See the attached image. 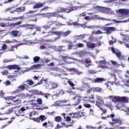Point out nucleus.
I'll return each instance as SVG.
<instances>
[{
    "mask_svg": "<svg viewBox=\"0 0 129 129\" xmlns=\"http://www.w3.org/2000/svg\"><path fill=\"white\" fill-rule=\"evenodd\" d=\"M68 83H69L70 86L71 87H72V89H74L75 90L76 89V88H75V87H74V86H75V84H74L72 81H71V80H69L68 81H67Z\"/></svg>",
    "mask_w": 129,
    "mask_h": 129,
    "instance_id": "nucleus-22",
    "label": "nucleus"
},
{
    "mask_svg": "<svg viewBox=\"0 0 129 129\" xmlns=\"http://www.w3.org/2000/svg\"><path fill=\"white\" fill-rule=\"evenodd\" d=\"M103 81H105L103 78H97L94 80V83H101Z\"/></svg>",
    "mask_w": 129,
    "mask_h": 129,
    "instance_id": "nucleus-14",
    "label": "nucleus"
},
{
    "mask_svg": "<svg viewBox=\"0 0 129 129\" xmlns=\"http://www.w3.org/2000/svg\"><path fill=\"white\" fill-rule=\"evenodd\" d=\"M47 119V117L44 115H41L39 116V120L42 122Z\"/></svg>",
    "mask_w": 129,
    "mask_h": 129,
    "instance_id": "nucleus-30",
    "label": "nucleus"
},
{
    "mask_svg": "<svg viewBox=\"0 0 129 129\" xmlns=\"http://www.w3.org/2000/svg\"><path fill=\"white\" fill-rule=\"evenodd\" d=\"M39 94L40 95H42V96H44V97H45V98H46V99H48V97H49V96H50V94L49 93H44L43 92H42L41 91H39Z\"/></svg>",
    "mask_w": 129,
    "mask_h": 129,
    "instance_id": "nucleus-24",
    "label": "nucleus"
},
{
    "mask_svg": "<svg viewBox=\"0 0 129 129\" xmlns=\"http://www.w3.org/2000/svg\"><path fill=\"white\" fill-rule=\"evenodd\" d=\"M124 112H126L127 115H129V107H127L125 108V109L124 110Z\"/></svg>",
    "mask_w": 129,
    "mask_h": 129,
    "instance_id": "nucleus-51",
    "label": "nucleus"
},
{
    "mask_svg": "<svg viewBox=\"0 0 129 129\" xmlns=\"http://www.w3.org/2000/svg\"><path fill=\"white\" fill-rule=\"evenodd\" d=\"M102 119H107V118H111L112 122H110L109 123L111 125L114 126V125L116 124H118L120 125L122 124V119H121L120 117L116 116L114 114H111L110 115H108L106 117H102Z\"/></svg>",
    "mask_w": 129,
    "mask_h": 129,
    "instance_id": "nucleus-1",
    "label": "nucleus"
},
{
    "mask_svg": "<svg viewBox=\"0 0 129 129\" xmlns=\"http://www.w3.org/2000/svg\"><path fill=\"white\" fill-rule=\"evenodd\" d=\"M19 33L20 32H19V31L18 30H13L11 31V36H13V37H18Z\"/></svg>",
    "mask_w": 129,
    "mask_h": 129,
    "instance_id": "nucleus-20",
    "label": "nucleus"
},
{
    "mask_svg": "<svg viewBox=\"0 0 129 129\" xmlns=\"http://www.w3.org/2000/svg\"><path fill=\"white\" fill-rule=\"evenodd\" d=\"M95 91H96V92H102V91H103V90H102V88H101L96 87L95 88Z\"/></svg>",
    "mask_w": 129,
    "mask_h": 129,
    "instance_id": "nucleus-40",
    "label": "nucleus"
},
{
    "mask_svg": "<svg viewBox=\"0 0 129 129\" xmlns=\"http://www.w3.org/2000/svg\"><path fill=\"white\" fill-rule=\"evenodd\" d=\"M48 9H50V7L48 6H45L43 8L41 9V11H47Z\"/></svg>",
    "mask_w": 129,
    "mask_h": 129,
    "instance_id": "nucleus-60",
    "label": "nucleus"
},
{
    "mask_svg": "<svg viewBox=\"0 0 129 129\" xmlns=\"http://www.w3.org/2000/svg\"><path fill=\"white\" fill-rule=\"evenodd\" d=\"M77 47H78V48H83L84 44H83V43H78L77 44Z\"/></svg>",
    "mask_w": 129,
    "mask_h": 129,
    "instance_id": "nucleus-50",
    "label": "nucleus"
},
{
    "mask_svg": "<svg viewBox=\"0 0 129 129\" xmlns=\"http://www.w3.org/2000/svg\"><path fill=\"white\" fill-rule=\"evenodd\" d=\"M109 99H112L113 102H124V103H127L128 102V98L126 97H119V96H109L108 97Z\"/></svg>",
    "mask_w": 129,
    "mask_h": 129,
    "instance_id": "nucleus-3",
    "label": "nucleus"
},
{
    "mask_svg": "<svg viewBox=\"0 0 129 129\" xmlns=\"http://www.w3.org/2000/svg\"><path fill=\"white\" fill-rule=\"evenodd\" d=\"M20 111L23 114L24 113V111H25L26 110V108L25 107H22L20 109Z\"/></svg>",
    "mask_w": 129,
    "mask_h": 129,
    "instance_id": "nucleus-58",
    "label": "nucleus"
},
{
    "mask_svg": "<svg viewBox=\"0 0 129 129\" xmlns=\"http://www.w3.org/2000/svg\"><path fill=\"white\" fill-rule=\"evenodd\" d=\"M41 66H42V64H34L33 66H32L30 68L32 70L34 69H35V70H37L38 69H41Z\"/></svg>",
    "mask_w": 129,
    "mask_h": 129,
    "instance_id": "nucleus-18",
    "label": "nucleus"
},
{
    "mask_svg": "<svg viewBox=\"0 0 129 129\" xmlns=\"http://www.w3.org/2000/svg\"><path fill=\"white\" fill-rule=\"evenodd\" d=\"M122 107H125V106L121 104H117L116 105V108H117V109H121Z\"/></svg>",
    "mask_w": 129,
    "mask_h": 129,
    "instance_id": "nucleus-37",
    "label": "nucleus"
},
{
    "mask_svg": "<svg viewBox=\"0 0 129 129\" xmlns=\"http://www.w3.org/2000/svg\"><path fill=\"white\" fill-rule=\"evenodd\" d=\"M118 12L119 14H120V15H122V16L127 15V11L125 9H119Z\"/></svg>",
    "mask_w": 129,
    "mask_h": 129,
    "instance_id": "nucleus-16",
    "label": "nucleus"
},
{
    "mask_svg": "<svg viewBox=\"0 0 129 129\" xmlns=\"http://www.w3.org/2000/svg\"><path fill=\"white\" fill-rule=\"evenodd\" d=\"M70 34V32L69 31H67L63 33V37H67V36H68Z\"/></svg>",
    "mask_w": 129,
    "mask_h": 129,
    "instance_id": "nucleus-52",
    "label": "nucleus"
},
{
    "mask_svg": "<svg viewBox=\"0 0 129 129\" xmlns=\"http://www.w3.org/2000/svg\"><path fill=\"white\" fill-rule=\"evenodd\" d=\"M25 95V94L21 93L15 96H8L5 98V100H12L16 104H20L21 103V100L19 98H24Z\"/></svg>",
    "mask_w": 129,
    "mask_h": 129,
    "instance_id": "nucleus-2",
    "label": "nucleus"
},
{
    "mask_svg": "<svg viewBox=\"0 0 129 129\" xmlns=\"http://www.w3.org/2000/svg\"><path fill=\"white\" fill-rule=\"evenodd\" d=\"M45 5H46V2H39L33 6V9H40L41 8H43L45 6Z\"/></svg>",
    "mask_w": 129,
    "mask_h": 129,
    "instance_id": "nucleus-12",
    "label": "nucleus"
},
{
    "mask_svg": "<svg viewBox=\"0 0 129 129\" xmlns=\"http://www.w3.org/2000/svg\"><path fill=\"white\" fill-rule=\"evenodd\" d=\"M42 28H43V29H45V30H48V29H50V28H51V27L50 26H49L48 24H46V25L43 26Z\"/></svg>",
    "mask_w": 129,
    "mask_h": 129,
    "instance_id": "nucleus-47",
    "label": "nucleus"
},
{
    "mask_svg": "<svg viewBox=\"0 0 129 129\" xmlns=\"http://www.w3.org/2000/svg\"><path fill=\"white\" fill-rule=\"evenodd\" d=\"M15 114H16L17 116H23L24 114L22 113L20 109H17L15 111Z\"/></svg>",
    "mask_w": 129,
    "mask_h": 129,
    "instance_id": "nucleus-23",
    "label": "nucleus"
},
{
    "mask_svg": "<svg viewBox=\"0 0 129 129\" xmlns=\"http://www.w3.org/2000/svg\"><path fill=\"white\" fill-rule=\"evenodd\" d=\"M104 31H105V33L107 35H110V34L113 33L115 31H116V29L114 27H105L104 28Z\"/></svg>",
    "mask_w": 129,
    "mask_h": 129,
    "instance_id": "nucleus-7",
    "label": "nucleus"
},
{
    "mask_svg": "<svg viewBox=\"0 0 129 129\" xmlns=\"http://www.w3.org/2000/svg\"><path fill=\"white\" fill-rule=\"evenodd\" d=\"M35 24H27L26 30H34Z\"/></svg>",
    "mask_w": 129,
    "mask_h": 129,
    "instance_id": "nucleus-21",
    "label": "nucleus"
},
{
    "mask_svg": "<svg viewBox=\"0 0 129 129\" xmlns=\"http://www.w3.org/2000/svg\"><path fill=\"white\" fill-rule=\"evenodd\" d=\"M87 46L89 48H90L91 49H93V48H95V44L94 43H87Z\"/></svg>",
    "mask_w": 129,
    "mask_h": 129,
    "instance_id": "nucleus-31",
    "label": "nucleus"
},
{
    "mask_svg": "<svg viewBox=\"0 0 129 129\" xmlns=\"http://www.w3.org/2000/svg\"><path fill=\"white\" fill-rule=\"evenodd\" d=\"M116 56L120 61H124V60H125V56L122 55L121 52H117Z\"/></svg>",
    "mask_w": 129,
    "mask_h": 129,
    "instance_id": "nucleus-11",
    "label": "nucleus"
},
{
    "mask_svg": "<svg viewBox=\"0 0 129 129\" xmlns=\"http://www.w3.org/2000/svg\"><path fill=\"white\" fill-rule=\"evenodd\" d=\"M71 117L72 118H79V113L76 112V113H72L70 114Z\"/></svg>",
    "mask_w": 129,
    "mask_h": 129,
    "instance_id": "nucleus-19",
    "label": "nucleus"
},
{
    "mask_svg": "<svg viewBox=\"0 0 129 129\" xmlns=\"http://www.w3.org/2000/svg\"><path fill=\"white\" fill-rule=\"evenodd\" d=\"M92 18L94 20H102V17H100L98 15H94Z\"/></svg>",
    "mask_w": 129,
    "mask_h": 129,
    "instance_id": "nucleus-41",
    "label": "nucleus"
},
{
    "mask_svg": "<svg viewBox=\"0 0 129 129\" xmlns=\"http://www.w3.org/2000/svg\"><path fill=\"white\" fill-rule=\"evenodd\" d=\"M91 91H92V88H88L87 91V93L88 94L91 93Z\"/></svg>",
    "mask_w": 129,
    "mask_h": 129,
    "instance_id": "nucleus-59",
    "label": "nucleus"
},
{
    "mask_svg": "<svg viewBox=\"0 0 129 129\" xmlns=\"http://www.w3.org/2000/svg\"><path fill=\"white\" fill-rule=\"evenodd\" d=\"M27 86V85L24 84L23 85H21L18 87V89H19V91H23V90H25L26 89V87Z\"/></svg>",
    "mask_w": 129,
    "mask_h": 129,
    "instance_id": "nucleus-25",
    "label": "nucleus"
},
{
    "mask_svg": "<svg viewBox=\"0 0 129 129\" xmlns=\"http://www.w3.org/2000/svg\"><path fill=\"white\" fill-rule=\"evenodd\" d=\"M64 8L59 7L56 10V12H55V14H56V15H57V16H55V18H61V19H64L63 15L59 14L62 13H64Z\"/></svg>",
    "mask_w": 129,
    "mask_h": 129,
    "instance_id": "nucleus-8",
    "label": "nucleus"
},
{
    "mask_svg": "<svg viewBox=\"0 0 129 129\" xmlns=\"http://www.w3.org/2000/svg\"><path fill=\"white\" fill-rule=\"evenodd\" d=\"M2 73L3 75H8V74H9V71L7 70H5V71L2 72Z\"/></svg>",
    "mask_w": 129,
    "mask_h": 129,
    "instance_id": "nucleus-54",
    "label": "nucleus"
},
{
    "mask_svg": "<svg viewBox=\"0 0 129 129\" xmlns=\"http://www.w3.org/2000/svg\"><path fill=\"white\" fill-rule=\"evenodd\" d=\"M55 121H57V122H60V121H61L62 120H61V117L56 116L55 118Z\"/></svg>",
    "mask_w": 129,
    "mask_h": 129,
    "instance_id": "nucleus-45",
    "label": "nucleus"
},
{
    "mask_svg": "<svg viewBox=\"0 0 129 129\" xmlns=\"http://www.w3.org/2000/svg\"><path fill=\"white\" fill-rule=\"evenodd\" d=\"M90 114L94 115V110L93 109H90Z\"/></svg>",
    "mask_w": 129,
    "mask_h": 129,
    "instance_id": "nucleus-57",
    "label": "nucleus"
},
{
    "mask_svg": "<svg viewBox=\"0 0 129 129\" xmlns=\"http://www.w3.org/2000/svg\"><path fill=\"white\" fill-rule=\"evenodd\" d=\"M26 82L27 83V85H30V86H32L35 83L32 80H28Z\"/></svg>",
    "mask_w": 129,
    "mask_h": 129,
    "instance_id": "nucleus-38",
    "label": "nucleus"
},
{
    "mask_svg": "<svg viewBox=\"0 0 129 129\" xmlns=\"http://www.w3.org/2000/svg\"><path fill=\"white\" fill-rule=\"evenodd\" d=\"M43 81L45 82V84H48V80L47 79H44V78H43L38 83V84H43Z\"/></svg>",
    "mask_w": 129,
    "mask_h": 129,
    "instance_id": "nucleus-29",
    "label": "nucleus"
},
{
    "mask_svg": "<svg viewBox=\"0 0 129 129\" xmlns=\"http://www.w3.org/2000/svg\"><path fill=\"white\" fill-rule=\"evenodd\" d=\"M30 104L31 105V108L33 109H37L38 104L36 103H30Z\"/></svg>",
    "mask_w": 129,
    "mask_h": 129,
    "instance_id": "nucleus-27",
    "label": "nucleus"
},
{
    "mask_svg": "<svg viewBox=\"0 0 129 129\" xmlns=\"http://www.w3.org/2000/svg\"><path fill=\"white\" fill-rule=\"evenodd\" d=\"M67 102V101L66 100H59L57 101L58 104H60V103H66Z\"/></svg>",
    "mask_w": 129,
    "mask_h": 129,
    "instance_id": "nucleus-56",
    "label": "nucleus"
},
{
    "mask_svg": "<svg viewBox=\"0 0 129 129\" xmlns=\"http://www.w3.org/2000/svg\"><path fill=\"white\" fill-rule=\"evenodd\" d=\"M44 45H41L40 46V49L41 50H43L44 49H46V46H48V44L46 43H43Z\"/></svg>",
    "mask_w": 129,
    "mask_h": 129,
    "instance_id": "nucleus-48",
    "label": "nucleus"
},
{
    "mask_svg": "<svg viewBox=\"0 0 129 129\" xmlns=\"http://www.w3.org/2000/svg\"><path fill=\"white\" fill-rule=\"evenodd\" d=\"M6 68L9 69V70H21V67H19L18 64H10Z\"/></svg>",
    "mask_w": 129,
    "mask_h": 129,
    "instance_id": "nucleus-9",
    "label": "nucleus"
},
{
    "mask_svg": "<svg viewBox=\"0 0 129 129\" xmlns=\"http://www.w3.org/2000/svg\"><path fill=\"white\" fill-rule=\"evenodd\" d=\"M86 16V13L85 12H84L82 14H79V17H85Z\"/></svg>",
    "mask_w": 129,
    "mask_h": 129,
    "instance_id": "nucleus-61",
    "label": "nucleus"
},
{
    "mask_svg": "<svg viewBox=\"0 0 129 129\" xmlns=\"http://www.w3.org/2000/svg\"><path fill=\"white\" fill-rule=\"evenodd\" d=\"M32 119L33 121H35L36 122H40V121L39 117L37 118H32Z\"/></svg>",
    "mask_w": 129,
    "mask_h": 129,
    "instance_id": "nucleus-46",
    "label": "nucleus"
},
{
    "mask_svg": "<svg viewBox=\"0 0 129 129\" xmlns=\"http://www.w3.org/2000/svg\"><path fill=\"white\" fill-rule=\"evenodd\" d=\"M91 60L89 58H86L84 61V63L86 67H89V66H91Z\"/></svg>",
    "mask_w": 129,
    "mask_h": 129,
    "instance_id": "nucleus-13",
    "label": "nucleus"
},
{
    "mask_svg": "<svg viewBox=\"0 0 129 129\" xmlns=\"http://www.w3.org/2000/svg\"><path fill=\"white\" fill-rule=\"evenodd\" d=\"M83 106L86 108H90V107H91V105L87 104V102H84Z\"/></svg>",
    "mask_w": 129,
    "mask_h": 129,
    "instance_id": "nucleus-33",
    "label": "nucleus"
},
{
    "mask_svg": "<svg viewBox=\"0 0 129 129\" xmlns=\"http://www.w3.org/2000/svg\"><path fill=\"white\" fill-rule=\"evenodd\" d=\"M126 75H125V77H126V78H127L128 79H129V71H127L126 72Z\"/></svg>",
    "mask_w": 129,
    "mask_h": 129,
    "instance_id": "nucleus-63",
    "label": "nucleus"
},
{
    "mask_svg": "<svg viewBox=\"0 0 129 129\" xmlns=\"http://www.w3.org/2000/svg\"><path fill=\"white\" fill-rule=\"evenodd\" d=\"M15 48H16V49H18V46L13 45L11 47V49H9L8 51H9L10 52H12L13 51H15V49H14Z\"/></svg>",
    "mask_w": 129,
    "mask_h": 129,
    "instance_id": "nucleus-44",
    "label": "nucleus"
},
{
    "mask_svg": "<svg viewBox=\"0 0 129 129\" xmlns=\"http://www.w3.org/2000/svg\"><path fill=\"white\" fill-rule=\"evenodd\" d=\"M55 23H57V21H50L47 22V25L50 27V26H52V25H54Z\"/></svg>",
    "mask_w": 129,
    "mask_h": 129,
    "instance_id": "nucleus-43",
    "label": "nucleus"
},
{
    "mask_svg": "<svg viewBox=\"0 0 129 129\" xmlns=\"http://www.w3.org/2000/svg\"><path fill=\"white\" fill-rule=\"evenodd\" d=\"M22 24V21H19L18 22H16L15 23H11L10 26L11 27H17V26H19V25H21Z\"/></svg>",
    "mask_w": 129,
    "mask_h": 129,
    "instance_id": "nucleus-28",
    "label": "nucleus"
},
{
    "mask_svg": "<svg viewBox=\"0 0 129 129\" xmlns=\"http://www.w3.org/2000/svg\"><path fill=\"white\" fill-rule=\"evenodd\" d=\"M82 99V97L78 95H76L75 97L72 98V100L74 101V104L73 105L74 106H78L80 104L81 102V100Z\"/></svg>",
    "mask_w": 129,
    "mask_h": 129,
    "instance_id": "nucleus-5",
    "label": "nucleus"
},
{
    "mask_svg": "<svg viewBox=\"0 0 129 129\" xmlns=\"http://www.w3.org/2000/svg\"><path fill=\"white\" fill-rule=\"evenodd\" d=\"M33 61L35 63H37V62H39L40 61V57L39 56H35L33 57Z\"/></svg>",
    "mask_w": 129,
    "mask_h": 129,
    "instance_id": "nucleus-42",
    "label": "nucleus"
},
{
    "mask_svg": "<svg viewBox=\"0 0 129 129\" xmlns=\"http://www.w3.org/2000/svg\"><path fill=\"white\" fill-rule=\"evenodd\" d=\"M73 26H74L75 27H82V24H81L80 23H78V22L76 21V22H73Z\"/></svg>",
    "mask_w": 129,
    "mask_h": 129,
    "instance_id": "nucleus-32",
    "label": "nucleus"
},
{
    "mask_svg": "<svg viewBox=\"0 0 129 129\" xmlns=\"http://www.w3.org/2000/svg\"><path fill=\"white\" fill-rule=\"evenodd\" d=\"M121 36H122V37H123L122 40L123 41H129L128 35L121 34Z\"/></svg>",
    "mask_w": 129,
    "mask_h": 129,
    "instance_id": "nucleus-26",
    "label": "nucleus"
},
{
    "mask_svg": "<svg viewBox=\"0 0 129 129\" xmlns=\"http://www.w3.org/2000/svg\"><path fill=\"white\" fill-rule=\"evenodd\" d=\"M17 11H18V12H25V11L26 10V7H19V8H17Z\"/></svg>",
    "mask_w": 129,
    "mask_h": 129,
    "instance_id": "nucleus-39",
    "label": "nucleus"
},
{
    "mask_svg": "<svg viewBox=\"0 0 129 129\" xmlns=\"http://www.w3.org/2000/svg\"><path fill=\"white\" fill-rule=\"evenodd\" d=\"M68 59V57L67 56L62 57V61H63L64 62H67Z\"/></svg>",
    "mask_w": 129,
    "mask_h": 129,
    "instance_id": "nucleus-62",
    "label": "nucleus"
},
{
    "mask_svg": "<svg viewBox=\"0 0 129 129\" xmlns=\"http://www.w3.org/2000/svg\"><path fill=\"white\" fill-rule=\"evenodd\" d=\"M48 123L49 124L50 127H53V124L51 123V121H48V122H45L43 123L42 126L45 127V128H48L49 127V125H48Z\"/></svg>",
    "mask_w": 129,
    "mask_h": 129,
    "instance_id": "nucleus-15",
    "label": "nucleus"
},
{
    "mask_svg": "<svg viewBox=\"0 0 129 129\" xmlns=\"http://www.w3.org/2000/svg\"><path fill=\"white\" fill-rule=\"evenodd\" d=\"M37 102L38 103V104H42V99H38L37 100Z\"/></svg>",
    "mask_w": 129,
    "mask_h": 129,
    "instance_id": "nucleus-64",
    "label": "nucleus"
},
{
    "mask_svg": "<svg viewBox=\"0 0 129 129\" xmlns=\"http://www.w3.org/2000/svg\"><path fill=\"white\" fill-rule=\"evenodd\" d=\"M0 27H2V28H7L8 25L4 23H0Z\"/></svg>",
    "mask_w": 129,
    "mask_h": 129,
    "instance_id": "nucleus-53",
    "label": "nucleus"
},
{
    "mask_svg": "<svg viewBox=\"0 0 129 129\" xmlns=\"http://www.w3.org/2000/svg\"><path fill=\"white\" fill-rule=\"evenodd\" d=\"M37 112L36 111L31 112L29 114L30 116H34V115H36Z\"/></svg>",
    "mask_w": 129,
    "mask_h": 129,
    "instance_id": "nucleus-49",
    "label": "nucleus"
},
{
    "mask_svg": "<svg viewBox=\"0 0 129 129\" xmlns=\"http://www.w3.org/2000/svg\"><path fill=\"white\" fill-rule=\"evenodd\" d=\"M48 87H49V89H55V88L58 87V85L54 83H51L49 84Z\"/></svg>",
    "mask_w": 129,
    "mask_h": 129,
    "instance_id": "nucleus-17",
    "label": "nucleus"
},
{
    "mask_svg": "<svg viewBox=\"0 0 129 129\" xmlns=\"http://www.w3.org/2000/svg\"><path fill=\"white\" fill-rule=\"evenodd\" d=\"M23 18H24V17L23 16H21V17H14V18H13L12 19L13 20H21Z\"/></svg>",
    "mask_w": 129,
    "mask_h": 129,
    "instance_id": "nucleus-55",
    "label": "nucleus"
},
{
    "mask_svg": "<svg viewBox=\"0 0 129 129\" xmlns=\"http://www.w3.org/2000/svg\"><path fill=\"white\" fill-rule=\"evenodd\" d=\"M65 93V92L63 91V90H59L57 92H56V95H63Z\"/></svg>",
    "mask_w": 129,
    "mask_h": 129,
    "instance_id": "nucleus-36",
    "label": "nucleus"
},
{
    "mask_svg": "<svg viewBox=\"0 0 129 129\" xmlns=\"http://www.w3.org/2000/svg\"><path fill=\"white\" fill-rule=\"evenodd\" d=\"M105 106H106V107H107L108 108H109L110 110H113V106H112V105H111V104H106L105 105Z\"/></svg>",
    "mask_w": 129,
    "mask_h": 129,
    "instance_id": "nucleus-34",
    "label": "nucleus"
},
{
    "mask_svg": "<svg viewBox=\"0 0 129 129\" xmlns=\"http://www.w3.org/2000/svg\"><path fill=\"white\" fill-rule=\"evenodd\" d=\"M43 15L45 18H47V19L57 17V13H56V12L45 13Z\"/></svg>",
    "mask_w": 129,
    "mask_h": 129,
    "instance_id": "nucleus-10",
    "label": "nucleus"
},
{
    "mask_svg": "<svg viewBox=\"0 0 129 129\" xmlns=\"http://www.w3.org/2000/svg\"><path fill=\"white\" fill-rule=\"evenodd\" d=\"M82 7L81 6H68L67 8H64V13H71V12H73V11H77V10H79V9H81Z\"/></svg>",
    "mask_w": 129,
    "mask_h": 129,
    "instance_id": "nucleus-6",
    "label": "nucleus"
},
{
    "mask_svg": "<svg viewBox=\"0 0 129 129\" xmlns=\"http://www.w3.org/2000/svg\"><path fill=\"white\" fill-rule=\"evenodd\" d=\"M96 97V105L99 108H100L101 106H103V104H104V101H103V98H102V97L96 95L95 96Z\"/></svg>",
    "mask_w": 129,
    "mask_h": 129,
    "instance_id": "nucleus-4",
    "label": "nucleus"
},
{
    "mask_svg": "<svg viewBox=\"0 0 129 129\" xmlns=\"http://www.w3.org/2000/svg\"><path fill=\"white\" fill-rule=\"evenodd\" d=\"M7 49H8V45L6 44H3L1 49V51H6Z\"/></svg>",
    "mask_w": 129,
    "mask_h": 129,
    "instance_id": "nucleus-35",
    "label": "nucleus"
}]
</instances>
